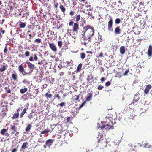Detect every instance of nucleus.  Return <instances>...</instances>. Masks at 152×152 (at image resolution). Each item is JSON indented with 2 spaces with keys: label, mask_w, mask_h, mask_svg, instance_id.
Segmentation results:
<instances>
[{
  "label": "nucleus",
  "mask_w": 152,
  "mask_h": 152,
  "mask_svg": "<svg viewBox=\"0 0 152 152\" xmlns=\"http://www.w3.org/2000/svg\"><path fill=\"white\" fill-rule=\"evenodd\" d=\"M83 31L82 33L83 32L84 34L86 33L87 37L89 38H91L94 34V29L89 25H87L83 28Z\"/></svg>",
  "instance_id": "obj_1"
},
{
  "label": "nucleus",
  "mask_w": 152,
  "mask_h": 152,
  "mask_svg": "<svg viewBox=\"0 0 152 152\" xmlns=\"http://www.w3.org/2000/svg\"><path fill=\"white\" fill-rule=\"evenodd\" d=\"M99 138V137H98V142L100 143V144L102 145L105 146L107 145V142L106 139L105 138H103V137H100Z\"/></svg>",
  "instance_id": "obj_2"
},
{
  "label": "nucleus",
  "mask_w": 152,
  "mask_h": 152,
  "mask_svg": "<svg viewBox=\"0 0 152 152\" xmlns=\"http://www.w3.org/2000/svg\"><path fill=\"white\" fill-rule=\"evenodd\" d=\"M83 39L81 41V44L86 46V44L90 41L91 38H89L87 37H86L84 34H83Z\"/></svg>",
  "instance_id": "obj_3"
},
{
  "label": "nucleus",
  "mask_w": 152,
  "mask_h": 152,
  "mask_svg": "<svg viewBox=\"0 0 152 152\" xmlns=\"http://www.w3.org/2000/svg\"><path fill=\"white\" fill-rule=\"evenodd\" d=\"M7 111V110L6 107H0V114L3 117L6 116Z\"/></svg>",
  "instance_id": "obj_4"
},
{
  "label": "nucleus",
  "mask_w": 152,
  "mask_h": 152,
  "mask_svg": "<svg viewBox=\"0 0 152 152\" xmlns=\"http://www.w3.org/2000/svg\"><path fill=\"white\" fill-rule=\"evenodd\" d=\"M26 63L27 64V66L28 68L30 69V70L28 73L30 74L31 73L34 69V64H32L31 63L27 61Z\"/></svg>",
  "instance_id": "obj_5"
},
{
  "label": "nucleus",
  "mask_w": 152,
  "mask_h": 152,
  "mask_svg": "<svg viewBox=\"0 0 152 152\" xmlns=\"http://www.w3.org/2000/svg\"><path fill=\"white\" fill-rule=\"evenodd\" d=\"M19 70L20 72H21L23 75H25L28 74V73L25 72L24 69L23 67L22 64L18 66Z\"/></svg>",
  "instance_id": "obj_6"
},
{
  "label": "nucleus",
  "mask_w": 152,
  "mask_h": 152,
  "mask_svg": "<svg viewBox=\"0 0 152 152\" xmlns=\"http://www.w3.org/2000/svg\"><path fill=\"white\" fill-rule=\"evenodd\" d=\"M49 47L53 52H56L57 51V48L54 43H49Z\"/></svg>",
  "instance_id": "obj_7"
},
{
  "label": "nucleus",
  "mask_w": 152,
  "mask_h": 152,
  "mask_svg": "<svg viewBox=\"0 0 152 152\" xmlns=\"http://www.w3.org/2000/svg\"><path fill=\"white\" fill-rule=\"evenodd\" d=\"M7 66L8 65L7 64H5L4 63H3L0 67V72H2L5 71L7 69Z\"/></svg>",
  "instance_id": "obj_8"
},
{
  "label": "nucleus",
  "mask_w": 152,
  "mask_h": 152,
  "mask_svg": "<svg viewBox=\"0 0 152 152\" xmlns=\"http://www.w3.org/2000/svg\"><path fill=\"white\" fill-rule=\"evenodd\" d=\"M113 24V20L112 18H111L110 20L108 22V30L109 31L111 30L112 26Z\"/></svg>",
  "instance_id": "obj_9"
},
{
  "label": "nucleus",
  "mask_w": 152,
  "mask_h": 152,
  "mask_svg": "<svg viewBox=\"0 0 152 152\" xmlns=\"http://www.w3.org/2000/svg\"><path fill=\"white\" fill-rule=\"evenodd\" d=\"M151 88L152 86L150 84H148L146 86L145 89L144 90V93L146 94H148L150 89H151Z\"/></svg>",
  "instance_id": "obj_10"
},
{
  "label": "nucleus",
  "mask_w": 152,
  "mask_h": 152,
  "mask_svg": "<svg viewBox=\"0 0 152 152\" xmlns=\"http://www.w3.org/2000/svg\"><path fill=\"white\" fill-rule=\"evenodd\" d=\"M78 29L79 24L77 23V22L74 23L72 29L73 31L75 32L77 31Z\"/></svg>",
  "instance_id": "obj_11"
},
{
  "label": "nucleus",
  "mask_w": 152,
  "mask_h": 152,
  "mask_svg": "<svg viewBox=\"0 0 152 152\" xmlns=\"http://www.w3.org/2000/svg\"><path fill=\"white\" fill-rule=\"evenodd\" d=\"M19 110V109H17V112H15L13 115V116L12 117V119H15L19 117V114L18 111Z\"/></svg>",
  "instance_id": "obj_12"
},
{
  "label": "nucleus",
  "mask_w": 152,
  "mask_h": 152,
  "mask_svg": "<svg viewBox=\"0 0 152 152\" xmlns=\"http://www.w3.org/2000/svg\"><path fill=\"white\" fill-rule=\"evenodd\" d=\"M10 128L12 131V132L11 134H14L15 132L17 131V127H16L15 125H11L10 126Z\"/></svg>",
  "instance_id": "obj_13"
},
{
  "label": "nucleus",
  "mask_w": 152,
  "mask_h": 152,
  "mask_svg": "<svg viewBox=\"0 0 152 152\" xmlns=\"http://www.w3.org/2000/svg\"><path fill=\"white\" fill-rule=\"evenodd\" d=\"M7 129H5L4 128L2 129L0 131V133L2 135H7L8 134V133H7Z\"/></svg>",
  "instance_id": "obj_14"
},
{
  "label": "nucleus",
  "mask_w": 152,
  "mask_h": 152,
  "mask_svg": "<svg viewBox=\"0 0 152 152\" xmlns=\"http://www.w3.org/2000/svg\"><path fill=\"white\" fill-rule=\"evenodd\" d=\"M139 93H137V94L136 95H135L134 96L133 103H134V102H137L139 100Z\"/></svg>",
  "instance_id": "obj_15"
},
{
  "label": "nucleus",
  "mask_w": 152,
  "mask_h": 152,
  "mask_svg": "<svg viewBox=\"0 0 152 152\" xmlns=\"http://www.w3.org/2000/svg\"><path fill=\"white\" fill-rule=\"evenodd\" d=\"M148 54L149 56H151L152 55V46L150 45L148 50Z\"/></svg>",
  "instance_id": "obj_16"
},
{
  "label": "nucleus",
  "mask_w": 152,
  "mask_h": 152,
  "mask_svg": "<svg viewBox=\"0 0 152 152\" xmlns=\"http://www.w3.org/2000/svg\"><path fill=\"white\" fill-rule=\"evenodd\" d=\"M92 97V93L88 94V96H87L86 98L85 101L88 102L91 99Z\"/></svg>",
  "instance_id": "obj_17"
},
{
  "label": "nucleus",
  "mask_w": 152,
  "mask_h": 152,
  "mask_svg": "<svg viewBox=\"0 0 152 152\" xmlns=\"http://www.w3.org/2000/svg\"><path fill=\"white\" fill-rule=\"evenodd\" d=\"M28 145V143L27 142H24L21 147V149L23 150L27 148H28L27 145Z\"/></svg>",
  "instance_id": "obj_18"
},
{
  "label": "nucleus",
  "mask_w": 152,
  "mask_h": 152,
  "mask_svg": "<svg viewBox=\"0 0 152 152\" xmlns=\"http://www.w3.org/2000/svg\"><path fill=\"white\" fill-rule=\"evenodd\" d=\"M53 140L49 139L47 140L46 142V146H50L51 145L53 142Z\"/></svg>",
  "instance_id": "obj_19"
},
{
  "label": "nucleus",
  "mask_w": 152,
  "mask_h": 152,
  "mask_svg": "<svg viewBox=\"0 0 152 152\" xmlns=\"http://www.w3.org/2000/svg\"><path fill=\"white\" fill-rule=\"evenodd\" d=\"M120 52L121 54H124L125 53V47L124 46H121L120 48Z\"/></svg>",
  "instance_id": "obj_20"
},
{
  "label": "nucleus",
  "mask_w": 152,
  "mask_h": 152,
  "mask_svg": "<svg viewBox=\"0 0 152 152\" xmlns=\"http://www.w3.org/2000/svg\"><path fill=\"white\" fill-rule=\"evenodd\" d=\"M12 78L14 81H17V75L16 72L13 73L12 75Z\"/></svg>",
  "instance_id": "obj_21"
},
{
  "label": "nucleus",
  "mask_w": 152,
  "mask_h": 152,
  "mask_svg": "<svg viewBox=\"0 0 152 152\" xmlns=\"http://www.w3.org/2000/svg\"><path fill=\"white\" fill-rule=\"evenodd\" d=\"M114 33L117 34H119L121 33V30L119 27H117L115 28Z\"/></svg>",
  "instance_id": "obj_22"
},
{
  "label": "nucleus",
  "mask_w": 152,
  "mask_h": 152,
  "mask_svg": "<svg viewBox=\"0 0 152 152\" xmlns=\"http://www.w3.org/2000/svg\"><path fill=\"white\" fill-rule=\"evenodd\" d=\"M28 109V107L27 108H24L22 111L21 113L20 114V118H22L25 113H26L27 109Z\"/></svg>",
  "instance_id": "obj_23"
},
{
  "label": "nucleus",
  "mask_w": 152,
  "mask_h": 152,
  "mask_svg": "<svg viewBox=\"0 0 152 152\" xmlns=\"http://www.w3.org/2000/svg\"><path fill=\"white\" fill-rule=\"evenodd\" d=\"M45 95L47 99L48 98H50L52 96V95L51 94L50 91H48V92L45 94Z\"/></svg>",
  "instance_id": "obj_24"
},
{
  "label": "nucleus",
  "mask_w": 152,
  "mask_h": 152,
  "mask_svg": "<svg viewBox=\"0 0 152 152\" xmlns=\"http://www.w3.org/2000/svg\"><path fill=\"white\" fill-rule=\"evenodd\" d=\"M114 129V126H110L108 124L106 125V127H105V130L107 131L109 129Z\"/></svg>",
  "instance_id": "obj_25"
},
{
  "label": "nucleus",
  "mask_w": 152,
  "mask_h": 152,
  "mask_svg": "<svg viewBox=\"0 0 152 152\" xmlns=\"http://www.w3.org/2000/svg\"><path fill=\"white\" fill-rule=\"evenodd\" d=\"M82 67V64L80 63L78 66L76 71L77 72H79L80 71Z\"/></svg>",
  "instance_id": "obj_26"
},
{
  "label": "nucleus",
  "mask_w": 152,
  "mask_h": 152,
  "mask_svg": "<svg viewBox=\"0 0 152 152\" xmlns=\"http://www.w3.org/2000/svg\"><path fill=\"white\" fill-rule=\"evenodd\" d=\"M5 91V92L7 93H10L11 92V90L9 88V87H6L4 88Z\"/></svg>",
  "instance_id": "obj_27"
},
{
  "label": "nucleus",
  "mask_w": 152,
  "mask_h": 152,
  "mask_svg": "<svg viewBox=\"0 0 152 152\" xmlns=\"http://www.w3.org/2000/svg\"><path fill=\"white\" fill-rule=\"evenodd\" d=\"M32 127V125L31 124H29L28 125L26 129V132H28L31 129Z\"/></svg>",
  "instance_id": "obj_28"
},
{
  "label": "nucleus",
  "mask_w": 152,
  "mask_h": 152,
  "mask_svg": "<svg viewBox=\"0 0 152 152\" xmlns=\"http://www.w3.org/2000/svg\"><path fill=\"white\" fill-rule=\"evenodd\" d=\"M26 23L20 22V28H24L26 26Z\"/></svg>",
  "instance_id": "obj_29"
},
{
  "label": "nucleus",
  "mask_w": 152,
  "mask_h": 152,
  "mask_svg": "<svg viewBox=\"0 0 152 152\" xmlns=\"http://www.w3.org/2000/svg\"><path fill=\"white\" fill-rule=\"evenodd\" d=\"M27 89L26 88H24V89H20V92L21 94H24L27 91Z\"/></svg>",
  "instance_id": "obj_30"
},
{
  "label": "nucleus",
  "mask_w": 152,
  "mask_h": 152,
  "mask_svg": "<svg viewBox=\"0 0 152 152\" xmlns=\"http://www.w3.org/2000/svg\"><path fill=\"white\" fill-rule=\"evenodd\" d=\"M93 78V76L91 74L88 76L87 78V80L88 81H90Z\"/></svg>",
  "instance_id": "obj_31"
},
{
  "label": "nucleus",
  "mask_w": 152,
  "mask_h": 152,
  "mask_svg": "<svg viewBox=\"0 0 152 152\" xmlns=\"http://www.w3.org/2000/svg\"><path fill=\"white\" fill-rule=\"evenodd\" d=\"M73 65V61L72 60H70L69 61H67V66H72V65Z\"/></svg>",
  "instance_id": "obj_32"
},
{
  "label": "nucleus",
  "mask_w": 152,
  "mask_h": 152,
  "mask_svg": "<svg viewBox=\"0 0 152 152\" xmlns=\"http://www.w3.org/2000/svg\"><path fill=\"white\" fill-rule=\"evenodd\" d=\"M59 7L62 12H64L65 11L66 9L62 5H60Z\"/></svg>",
  "instance_id": "obj_33"
},
{
  "label": "nucleus",
  "mask_w": 152,
  "mask_h": 152,
  "mask_svg": "<svg viewBox=\"0 0 152 152\" xmlns=\"http://www.w3.org/2000/svg\"><path fill=\"white\" fill-rule=\"evenodd\" d=\"M80 14L76 15V20L75 21L77 22L80 20Z\"/></svg>",
  "instance_id": "obj_34"
},
{
  "label": "nucleus",
  "mask_w": 152,
  "mask_h": 152,
  "mask_svg": "<svg viewBox=\"0 0 152 152\" xmlns=\"http://www.w3.org/2000/svg\"><path fill=\"white\" fill-rule=\"evenodd\" d=\"M50 130L49 129L47 128L46 129H45L44 131L42 132H41V134H44L48 132H49L50 131Z\"/></svg>",
  "instance_id": "obj_35"
},
{
  "label": "nucleus",
  "mask_w": 152,
  "mask_h": 152,
  "mask_svg": "<svg viewBox=\"0 0 152 152\" xmlns=\"http://www.w3.org/2000/svg\"><path fill=\"white\" fill-rule=\"evenodd\" d=\"M80 56L81 58L82 59H84L86 57V55L83 53H80Z\"/></svg>",
  "instance_id": "obj_36"
},
{
  "label": "nucleus",
  "mask_w": 152,
  "mask_h": 152,
  "mask_svg": "<svg viewBox=\"0 0 152 152\" xmlns=\"http://www.w3.org/2000/svg\"><path fill=\"white\" fill-rule=\"evenodd\" d=\"M42 42L41 39L40 38H37L36 39L34 40V42L37 43H39Z\"/></svg>",
  "instance_id": "obj_37"
},
{
  "label": "nucleus",
  "mask_w": 152,
  "mask_h": 152,
  "mask_svg": "<svg viewBox=\"0 0 152 152\" xmlns=\"http://www.w3.org/2000/svg\"><path fill=\"white\" fill-rule=\"evenodd\" d=\"M121 22V20L119 18H116L115 20V23L116 24H119Z\"/></svg>",
  "instance_id": "obj_38"
},
{
  "label": "nucleus",
  "mask_w": 152,
  "mask_h": 152,
  "mask_svg": "<svg viewBox=\"0 0 152 152\" xmlns=\"http://www.w3.org/2000/svg\"><path fill=\"white\" fill-rule=\"evenodd\" d=\"M98 35H99V37H98V41L99 42H101L102 41V36H101V35H100V33L99 32L98 33Z\"/></svg>",
  "instance_id": "obj_39"
},
{
  "label": "nucleus",
  "mask_w": 152,
  "mask_h": 152,
  "mask_svg": "<svg viewBox=\"0 0 152 152\" xmlns=\"http://www.w3.org/2000/svg\"><path fill=\"white\" fill-rule=\"evenodd\" d=\"M4 53L6 54L8 53V49L7 48V45H6L4 49Z\"/></svg>",
  "instance_id": "obj_40"
},
{
  "label": "nucleus",
  "mask_w": 152,
  "mask_h": 152,
  "mask_svg": "<svg viewBox=\"0 0 152 152\" xmlns=\"http://www.w3.org/2000/svg\"><path fill=\"white\" fill-rule=\"evenodd\" d=\"M30 54L29 51H26L25 53V55L26 56L28 57L29 56Z\"/></svg>",
  "instance_id": "obj_41"
},
{
  "label": "nucleus",
  "mask_w": 152,
  "mask_h": 152,
  "mask_svg": "<svg viewBox=\"0 0 152 152\" xmlns=\"http://www.w3.org/2000/svg\"><path fill=\"white\" fill-rule=\"evenodd\" d=\"M129 72V69H126L125 72L124 73L123 75L124 76H126L127 75L128 73Z\"/></svg>",
  "instance_id": "obj_42"
},
{
  "label": "nucleus",
  "mask_w": 152,
  "mask_h": 152,
  "mask_svg": "<svg viewBox=\"0 0 152 152\" xmlns=\"http://www.w3.org/2000/svg\"><path fill=\"white\" fill-rule=\"evenodd\" d=\"M103 88L104 87L103 86L99 85L97 87V89L98 90H102Z\"/></svg>",
  "instance_id": "obj_43"
},
{
  "label": "nucleus",
  "mask_w": 152,
  "mask_h": 152,
  "mask_svg": "<svg viewBox=\"0 0 152 152\" xmlns=\"http://www.w3.org/2000/svg\"><path fill=\"white\" fill-rule=\"evenodd\" d=\"M35 35V33H33L32 35H31V34L29 35V39H31V38H32L33 37H34Z\"/></svg>",
  "instance_id": "obj_44"
},
{
  "label": "nucleus",
  "mask_w": 152,
  "mask_h": 152,
  "mask_svg": "<svg viewBox=\"0 0 152 152\" xmlns=\"http://www.w3.org/2000/svg\"><path fill=\"white\" fill-rule=\"evenodd\" d=\"M62 43L61 41H59L58 42V45L60 47H61L62 45Z\"/></svg>",
  "instance_id": "obj_45"
},
{
  "label": "nucleus",
  "mask_w": 152,
  "mask_h": 152,
  "mask_svg": "<svg viewBox=\"0 0 152 152\" xmlns=\"http://www.w3.org/2000/svg\"><path fill=\"white\" fill-rule=\"evenodd\" d=\"M65 103L64 102H61L60 104H58V105H60L61 107H63L64 106H65Z\"/></svg>",
  "instance_id": "obj_46"
},
{
  "label": "nucleus",
  "mask_w": 152,
  "mask_h": 152,
  "mask_svg": "<svg viewBox=\"0 0 152 152\" xmlns=\"http://www.w3.org/2000/svg\"><path fill=\"white\" fill-rule=\"evenodd\" d=\"M110 84L111 83L110 82L108 81L105 83V84L106 86H108L110 85Z\"/></svg>",
  "instance_id": "obj_47"
},
{
  "label": "nucleus",
  "mask_w": 152,
  "mask_h": 152,
  "mask_svg": "<svg viewBox=\"0 0 152 152\" xmlns=\"http://www.w3.org/2000/svg\"><path fill=\"white\" fill-rule=\"evenodd\" d=\"M86 103V101H85L80 106V108H81L82 107H83V106H84Z\"/></svg>",
  "instance_id": "obj_48"
},
{
  "label": "nucleus",
  "mask_w": 152,
  "mask_h": 152,
  "mask_svg": "<svg viewBox=\"0 0 152 152\" xmlns=\"http://www.w3.org/2000/svg\"><path fill=\"white\" fill-rule=\"evenodd\" d=\"M47 33H50V35L54 34V32H52L50 30H49V31L47 32Z\"/></svg>",
  "instance_id": "obj_49"
},
{
  "label": "nucleus",
  "mask_w": 152,
  "mask_h": 152,
  "mask_svg": "<svg viewBox=\"0 0 152 152\" xmlns=\"http://www.w3.org/2000/svg\"><path fill=\"white\" fill-rule=\"evenodd\" d=\"M55 96L56 98H57L58 100H59L61 99V97H60L59 94H57L56 95H55Z\"/></svg>",
  "instance_id": "obj_50"
},
{
  "label": "nucleus",
  "mask_w": 152,
  "mask_h": 152,
  "mask_svg": "<svg viewBox=\"0 0 152 152\" xmlns=\"http://www.w3.org/2000/svg\"><path fill=\"white\" fill-rule=\"evenodd\" d=\"M103 56V54L102 52H100L98 54V56H97L98 57H102Z\"/></svg>",
  "instance_id": "obj_51"
},
{
  "label": "nucleus",
  "mask_w": 152,
  "mask_h": 152,
  "mask_svg": "<svg viewBox=\"0 0 152 152\" xmlns=\"http://www.w3.org/2000/svg\"><path fill=\"white\" fill-rule=\"evenodd\" d=\"M34 60L37 61L38 59V57L37 56V55L36 54H34Z\"/></svg>",
  "instance_id": "obj_52"
},
{
  "label": "nucleus",
  "mask_w": 152,
  "mask_h": 152,
  "mask_svg": "<svg viewBox=\"0 0 152 152\" xmlns=\"http://www.w3.org/2000/svg\"><path fill=\"white\" fill-rule=\"evenodd\" d=\"M75 13V12L74 11H71L69 12V14L71 16H72L74 15Z\"/></svg>",
  "instance_id": "obj_53"
},
{
  "label": "nucleus",
  "mask_w": 152,
  "mask_h": 152,
  "mask_svg": "<svg viewBox=\"0 0 152 152\" xmlns=\"http://www.w3.org/2000/svg\"><path fill=\"white\" fill-rule=\"evenodd\" d=\"M34 60L32 56H31L29 58V61H33Z\"/></svg>",
  "instance_id": "obj_54"
},
{
  "label": "nucleus",
  "mask_w": 152,
  "mask_h": 152,
  "mask_svg": "<svg viewBox=\"0 0 152 152\" xmlns=\"http://www.w3.org/2000/svg\"><path fill=\"white\" fill-rule=\"evenodd\" d=\"M75 96L76 97L75 98V100L76 101H77L79 99V96Z\"/></svg>",
  "instance_id": "obj_55"
},
{
  "label": "nucleus",
  "mask_w": 152,
  "mask_h": 152,
  "mask_svg": "<svg viewBox=\"0 0 152 152\" xmlns=\"http://www.w3.org/2000/svg\"><path fill=\"white\" fill-rule=\"evenodd\" d=\"M9 8L11 11H12L14 9V7L12 6H9Z\"/></svg>",
  "instance_id": "obj_56"
},
{
  "label": "nucleus",
  "mask_w": 152,
  "mask_h": 152,
  "mask_svg": "<svg viewBox=\"0 0 152 152\" xmlns=\"http://www.w3.org/2000/svg\"><path fill=\"white\" fill-rule=\"evenodd\" d=\"M58 5V3H54V7L56 8H57Z\"/></svg>",
  "instance_id": "obj_57"
},
{
  "label": "nucleus",
  "mask_w": 152,
  "mask_h": 152,
  "mask_svg": "<svg viewBox=\"0 0 152 152\" xmlns=\"http://www.w3.org/2000/svg\"><path fill=\"white\" fill-rule=\"evenodd\" d=\"M74 22L72 21H71L69 23V26H71L73 25V24Z\"/></svg>",
  "instance_id": "obj_58"
},
{
  "label": "nucleus",
  "mask_w": 152,
  "mask_h": 152,
  "mask_svg": "<svg viewBox=\"0 0 152 152\" xmlns=\"http://www.w3.org/2000/svg\"><path fill=\"white\" fill-rule=\"evenodd\" d=\"M117 75H118V77H121L120 72H118L117 73Z\"/></svg>",
  "instance_id": "obj_59"
},
{
  "label": "nucleus",
  "mask_w": 152,
  "mask_h": 152,
  "mask_svg": "<svg viewBox=\"0 0 152 152\" xmlns=\"http://www.w3.org/2000/svg\"><path fill=\"white\" fill-rule=\"evenodd\" d=\"M17 151V149L14 148L12 150V152H16Z\"/></svg>",
  "instance_id": "obj_60"
},
{
  "label": "nucleus",
  "mask_w": 152,
  "mask_h": 152,
  "mask_svg": "<svg viewBox=\"0 0 152 152\" xmlns=\"http://www.w3.org/2000/svg\"><path fill=\"white\" fill-rule=\"evenodd\" d=\"M23 83H24V84H26V83H29V81H26L25 80H23Z\"/></svg>",
  "instance_id": "obj_61"
},
{
  "label": "nucleus",
  "mask_w": 152,
  "mask_h": 152,
  "mask_svg": "<svg viewBox=\"0 0 152 152\" xmlns=\"http://www.w3.org/2000/svg\"><path fill=\"white\" fill-rule=\"evenodd\" d=\"M105 79L104 77H102L100 79V80L102 82H104L105 80Z\"/></svg>",
  "instance_id": "obj_62"
},
{
  "label": "nucleus",
  "mask_w": 152,
  "mask_h": 152,
  "mask_svg": "<svg viewBox=\"0 0 152 152\" xmlns=\"http://www.w3.org/2000/svg\"><path fill=\"white\" fill-rule=\"evenodd\" d=\"M106 127V125H103L101 127V128L102 129H104V128Z\"/></svg>",
  "instance_id": "obj_63"
},
{
  "label": "nucleus",
  "mask_w": 152,
  "mask_h": 152,
  "mask_svg": "<svg viewBox=\"0 0 152 152\" xmlns=\"http://www.w3.org/2000/svg\"><path fill=\"white\" fill-rule=\"evenodd\" d=\"M86 53H89L91 54H92L93 53L92 51H87L86 52Z\"/></svg>",
  "instance_id": "obj_64"
}]
</instances>
